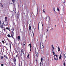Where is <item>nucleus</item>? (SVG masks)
Returning a JSON list of instances; mask_svg holds the SVG:
<instances>
[{
	"label": "nucleus",
	"instance_id": "f257e3e1",
	"mask_svg": "<svg viewBox=\"0 0 66 66\" xmlns=\"http://www.w3.org/2000/svg\"><path fill=\"white\" fill-rule=\"evenodd\" d=\"M40 48L41 51H43V49H44V45H43L42 46H41V45H40Z\"/></svg>",
	"mask_w": 66,
	"mask_h": 66
},
{
	"label": "nucleus",
	"instance_id": "f03ea898",
	"mask_svg": "<svg viewBox=\"0 0 66 66\" xmlns=\"http://www.w3.org/2000/svg\"><path fill=\"white\" fill-rule=\"evenodd\" d=\"M46 20H50V17L49 16H47L46 18Z\"/></svg>",
	"mask_w": 66,
	"mask_h": 66
},
{
	"label": "nucleus",
	"instance_id": "7ed1b4c3",
	"mask_svg": "<svg viewBox=\"0 0 66 66\" xmlns=\"http://www.w3.org/2000/svg\"><path fill=\"white\" fill-rule=\"evenodd\" d=\"M14 63L15 65H16V59L15 58V57H14V59H13Z\"/></svg>",
	"mask_w": 66,
	"mask_h": 66
},
{
	"label": "nucleus",
	"instance_id": "20e7f679",
	"mask_svg": "<svg viewBox=\"0 0 66 66\" xmlns=\"http://www.w3.org/2000/svg\"><path fill=\"white\" fill-rule=\"evenodd\" d=\"M36 55L38 56V55L39 54H38V53L36 52Z\"/></svg>",
	"mask_w": 66,
	"mask_h": 66
},
{
	"label": "nucleus",
	"instance_id": "39448f33",
	"mask_svg": "<svg viewBox=\"0 0 66 66\" xmlns=\"http://www.w3.org/2000/svg\"><path fill=\"white\" fill-rule=\"evenodd\" d=\"M1 25L0 27H1V28L3 29V24H2V25L1 24Z\"/></svg>",
	"mask_w": 66,
	"mask_h": 66
},
{
	"label": "nucleus",
	"instance_id": "423d86ee",
	"mask_svg": "<svg viewBox=\"0 0 66 66\" xmlns=\"http://www.w3.org/2000/svg\"><path fill=\"white\" fill-rule=\"evenodd\" d=\"M64 56L65 57L64 59L66 61V54H64Z\"/></svg>",
	"mask_w": 66,
	"mask_h": 66
},
{
	"label": "nucleus",
	"instance_id": "0eeeda50",
	"mask_svg": "<svg viewBox=\"0 0 66 66\" xmlns=\"http://www.w3.org/2000/svg\"><path fill=\"white\" fill-rule=\"evenodd\" d=\"M61 50V49H60V48H59V47H58V51H60V50Z\"/></svg>",
	"mask_w": 66,
	"mask_h": 66
},
{
	"label": "nucleus",
	"instance_id": "6e6552de",
	"mask_svg": "<svg viewBox=\"0 0 66 66\" xmlns=\"http://www.w3.org/2000/svg\"><path fill=\"white\" fill-rule=\"evenodd\" d=\"M41 45H44L43 44V42H40V46H41Z\"/></svg>",
	"mask_w": 66,
	"mask_h": 66
},
{
	"label": "nucleus",
	"instance_id": "1a4fd4ad",
	"mask_svg": "<svg viewBox=\"0 0 66 66\" xmlns=\"http://www.w3.org/2000/svg\"><path fill=\"white\" fill-rule=\"evenodd\" d=\"M62 2L63 3H64L65 2V0H62Z\"/></svg>",
	"mask_w": 66,
	"mask_h": 66
},
{
	"label": "nucleus",
	"instance_id": "9d476101",
	"mask_svg": "<svg viewBox=\"0 0 66 66\" xmlns=\"http://www.w3.org/2000/svg\"><path fill=\"white\" fill-rule=\"evenodd\" d=\"M4 57L5 59H8V58H7V57L6 55H4Z\"/></svg>",
	"mask_w": 66,
	"mask_h": 66
},
{
	"label": "nucleus",
	"instance_id": "9b49d317",
	"mask_svg": "<svg viewBox=\"0 0 66 66\" xmlns=\"http://www.w3.org/2000/svg\"><path fill=\"white\" fill-rule=\"evenodd\" d=\"M59 59H62V56H61V55H60L59 56Z\"/></svg>",
	"mask_w": 66,
	"mask_h": 66
},
{
	"label": "nucleus",
	"instance_id": "f8f14e48",
	"mask_svg": "<svg viewBox=\"0 0 66 66\" xmlns=\"http://www.w3.org/2000/svg\"><path fill=\"white\" fill-rule=\"evenodd\" d=\"M18 39H20V36H18Z\"/></svg>",
	"mask_w": 66,
	"mask_h": 66
},
{
	"label": "nucleus",
	"instance_id": "ddd939ff",
	"mask_svg": "<svg viewBox=\"0 0 66 66\" xmlns=\"http://www.w3.org/2000/svg\"><path fill=\"white\" fill-rule=\"evenodd\" d=\"M29 29L30 30H31V26H29Z\"/></svg>",
	"mask_w": 66,
	"mask_h": 66
},
{
	"label": "nucleus",
	"instance_id": "4468645a",
	"mask_svg": "<svg viewBox=\"0 0 66 66\" xmlns=\"http://www.w3.org/2000/svg\"><path fill=\"white\" fill-rule=\"evenodd\" d=\"M1 6L2 7H3V5H2V4L1 3Z\"/></svg>",
	"mask_w": 66,
	"mask_h": 66
},
{
	"label": "nucleus",
	"instance_id": "2eb2a0df",
	"mask_svg": "<svg viewBox=\"0 0 66 66\" xmlns=\"http://www.w3.org/2000/svg\"><path fill=\"white\" fill-rule=\"evenodd\" d=\"M26 11H27V12H28V11H29V10H28V8H26Z\"/></svg>",
	"mask_w": 66,
	"mask_h": 66
},
{
	"label": "nucleus",
	"instance_id": "dca6fc26",
	"mask_svg": "<svg viewBox=\"0 0 66 66\" xmlns=\"http://www.w3.org/2000/svg\"><path fill=\"white\" fill-rule=\"evenodd\" d=\"M7 36L8 37H11V36H10V34H9Z\"/></svg>",
	"mask_w": 66,
	"mask_h": 66
},
{
	"label": "nucleus",
	"instance_id": "f3484780",
	"mask_svg": "<svg viewBox=\"0 0 66 66\" xmlns=\"http://www.w3.org/2000/svg\"><path fill=\"white\" fill-rule=\"evenodd\" d=\"M22 53H23V51L22 50H21V54H22Z\"/></svg>",
	"mask_w": 66,
	"mask_h": 66
},
{
	"label": "nucleus",
	"instance_id": "a211bd4d",
	"mask_svg": "<svg viewBox=\"0 0 66 66\" xmlns=\"http://www.w3.org/2000/svg\"><path fill=\"white\" fill-rule=\"evenodd\" d=\"M53 55H54V56H55V55L54 54H55V53H54V52H53Z\"/></svg>",
	"mask_w": 66,
	"mask_h": 66
},
{
	"label": "nucleus",
	"instance_id": "6ab92c4d",
	"mask_svg": "<svg viewBox=\"0 0 66 66\" xmlns=\"http://www.w3.org/2000/svg\"><path fill=\"white\" fill-rule=\"evenodd\" d=\"M12 1L13 3H15V0H12Z\"/></svg>",
	"mask_w": 66,
	"mask_h": 66
},
{
	"label": "nucleus",
	"instance_id": "aec40b11",
	"mask_svg": "<svg viewBox=\"0 0 66 66\" xmlns=\"http://www.w3.org/2000/svg\"><path fill=\"white\" fill-rule=\"evenodd\" d=\"M42 26L43 27L42 29V31H43V23H42Z\"/></svg>",
	"mask_w": 66,
	"mask_h": 66
},
{
	"label": "nucleus",
	"instance_id": "412c9836",
	"mask_svg": "<svg viewBox=\"0 0 66 66\" xmlns=\"http://www.w3.org/2000/svg\"><path fill=\"white\" fill-rule=\"evenodd\" d=\"M30 56V55H29V54H28V56H27V57H29Z\"/></svg>",
	"mask_w": 66,
	"mask_h": 66
},
{
	"label": "nucleus",
	"instance_id": "4be33fe9",
	"mask_svg": "<svg viewBox=\"0 0 66 66\" xmlns=\"http://www.w3.org/2000/svg\"><path fill=\"white\" fill-rule=\"evenodd\" d=\"M52 49H54V47H53V45L52 46Z\"/></svg>",
	"mask_w": 66,
	"mask_h": 66
},
{
	"label": "nucleus",
	"instance_id": "5701e85b",
	"mask_svg": "<svg viewBox=\"0 0 66 66\" xmlns=\"http://www.w3.org/2000/svg\"><path fill=\"white\" fill-rule=\"evenodd\" d=\"M6 29H7V30H9V31H10V29L9 28H8V27L6 28Z\"/></svg>",
	"mask_w": 66,
	"mask_h": 66
},
{
	"label": "nucleus",
	"instance_id": "b1692460",
	"mask_svg": "<svg viewBox=\"0 0 66 66\" xmlns=\"http://www.w3.org/2000/svg\"><path fill=\"white\" fill-rule=\"evenodd\" d=\"M65 63H63V65H64V66H65Z\"/></svg>",
	"mask_w": 66,
	"mask_h": 66
},
{
	"label": "nucleus",
	"instance_id": "393cba45",
	"mask_svg": "<svg viewBox=\"0 0 66 66\" xmlns=\"http://www.w3.org/2000/svg\"><path fill=\"white\" fill-rule=\"evenodd\" d=\"M41 62H42L43 61V58H42L41 59Z\"/></svg>",
	"mask_w": 66,
	"mask_h": 66
},
{
	"label": "nucleus",
	"instance_id": "a878e982",
	"mask_svg": "<svg viewBox=\"0 0 66 66\" xmlns=\"http://www.w3.org/2000/svg\"><path fill=\"white\" fill-rule=\"evenodd\" d=\"M43 13H45V11H44V9H43Z\"/></svg>",
	"mask_w": 66,
	"mask_h": 66
},
{
	"label": "nucleus",
	"instance_id": "bb28decb",
	"mask_svg": "<svg viewBox=\"0 0 66 66\" xmlns=\"http://www.w3.org/2000/svg\"><path fill=\"white\" fill-rule=\"evenodd\" d=\"M3 58V56H2L1 59H2Z\"/></svg>",
	"mask_w": 66,
	"mask_h": 66
},
{
	"label": "nucleus",
	"instance_id": "cd10ccee",
	"mask_svg": "<svg viewBox=\"0 0 66 66\" xmlns=\"http://www.w3.org/2000/svg\"><path fill=\"white\" fill-rule=\"evenodd\" d=\"M29 45L30 46V48H31V44H29Z\"/></svg>",
	"mask_w": 66,
	"mask_h": 66
},
{
	"label": "nucleus",
	"instance_id": "c85d7f7f",
	"mask_svg": "<svg viewBox=\"0 0 66 66\" xmlns=\"http://www.w3.org/2000/svg\"><path fill=\"white\" fill-rule=\"evenodd\" d=\"M2 43H3V44H4V41L3 40L2 41Z\"/></svg>",
	"mask_w": 66,
	"mask_h": 66
},
{
	"label": "nucleus",
	"instance_id": "c756f323",
	"mask_svg": "<svg viewBox=\"0 0 66 66\" xmlns=\"http://www.w3.org/2000/svg\"><path fill=\"white\" fill-rule=\"evenodd\" d=\"M11 36L12 38H14V37H13V35H12L11 34Z\"/></svg>",
	"mask_w": 66,
	"mask_h": 66
},
{
	"label": "nucleus",
	"instance_id": "7c9ffc66",
	"mask_svg": "<svg viewBox=\"0 0 66 66\" xmlns=\"http://www.w3.org/2000/svg\"><path fill=\"white\" fill-rule=\"evenodd\" d=\"M12 32L13 35H14V32H13V31H12Z\"/></svg>",
	"mask_w": 66,
	"mask_h": 66
},
{
	"label": "nucleus",
	"instance_id": "2f4dec72",
	"mask_svg": "<svg viewBox=\"0 0 66 66\" xmlns=\"http://www.w3.org/2000/svg\"><path fill=\"white\" fill-rule=\"evenodd\" d=\"M14 11H15V13H16V9H15V10Z\"/></svg>",
	"mask_w": 66,
	"mask_h": 66
},
{
	"label": "nucleus",
	"instance_id": "473e14b6",
	"mask_svg": "<svg viewBox=\"0 0 66 66\" xmlns=\"http://www.w3.org/2000/svg\"><path fill=\"white\" fill-rule=\"evenodd\" d=\"M54 59L55 60H57V59H56V58H55V57H54Z\"/></svg>",
	"mask_w": 66,
	"mask_h": 66
},
{
	"label": "nucleus",
	"instance_id": "72a5a7b5",
	"mask_svg": "<svg viewBox=\"0 0 66 66\" xmlns=\"http://www.w3.org/2000/svg\"><path fill=\"white\" fill-rule=\"evenodd\" d=\"M1 66H3V65H4L3 64H1Z\"/></svg>",
	"mask_w": 66,
	"mask_h": 66
},
{
	"label": "nucleus",
	"instance_id": "f704fd0d",
	"mask_svg": "<svg viewBox=\"0 0 66 66\" xmlns=\"http://www.w3.org/2000/svg\"><path fill=\"white\" fill-rule=\"evenodd\" d=\"M5 19L6 21H7V19Z\"/></svg>",
	"mask_w": 66,
	"mask_h": 66
},
{
	"label": "nucleus",
	"instance_id": "c9c22d12",
	"mask_svg": "<svg viewBox=\"0 0 66 66\" xmlns=\"http://www.w3.org/2000/svg\"><path fill=\"white\" fill-rule=\"evenodd\" d=\"M53 11L55 10V8H54V7L53 8Z\"/></svg>",
	"mask_w": 66,
	"mask_h": 66
},
{
	"label": "nucleus",
	"instance_id": "e433bc0d",
	"mask_svg": "<svg viewBox=\"0 0 66 66\" xmlns=\"http://www.w3.org/2000/svg\"><path fill=\"white\" fill-rule=\"evenodd\" d=\"M57 11H58L59 12V8L57 9Z\"/></svg>",
	"mask_w": 66,
	"mask_h": 66
},
{
	"label": "nucleus",
	"instance_id": "4c0bfd02",
	"mask_svg": "<svg viewBox=\"0 0 66 66\" xmlns=\"http://www.w3.org/2000/svg\"><path fill=\"white\" fill-rule=\"evenodd\" d=\"M46 30H47L46 32H48V29H47Z\"/></svg>",
	"mask_w": 66,
	"mask_h": 66
},
{
	"label": "nucleus",
	"instance_id": "58836bf2",
	"mask_svg": "<svg viewBox=\"0 0 66 66\" xmlns=\"http://www.w3.org/2000/svg\"><path fill=\"white\" fill-rule=\"evenodd\" d=\"M18 19H19V17L18 16H17Z\"/></svg>",
	"mask_w": 66,
	"mask_h": 66
},
{
	"label": "nucleus",
	"instance_id": "ea45409f",
	"mask_svg": "<svg viewBox=\"0 0 66 66\" xmlns=\"http://www.w3.org/2000/svg\"><path fill=\"white\" fill-rule=\"evenodd\" d=\"M57 57V56H58L57 55H55Z\"/></svg>",
	"mask_w": 66,
	"mask_h": 66
},
{
	"label": "nucleus",
	"instance_id": "a19ab883",
	"mask_svg": "<svg viewBox=\"0 0 66 66\" xmlns=\"http://www.w3.org/2000/svg\"><path fill=\"white\" fill-rule=\"evenodd\" d=\"M63 11H64V8H63Z\"/></svg>",
	"mask_w": 66,
	"mask_h": 66
},
{
	"label": "nucleus",
	"instance_id": "79ce46f5",
	"mask_svg": "<svg viewBox=\"0 0 66 66\" xmlns=\"http://www.w3.org/2000/svg\"><path fill=\"white\" fill-rule=\"evenodd\" d=\"M5 19H7V17H5Z\"/></svg>",
	"mask_w": 66,
	"mask_h": 66
},
{
	"label": "nucleus",
	"instance_id": "37998d69",
	"mask_svg": "<svg viewBox=\"0 0 66 66\" xmlns=\"http://www.w3.org/2000/svg\"><path fill=\"white\" fill-rule=\"evenodd\" d=\"M12 30L13 31H14V28L12 29Z\"/></svg>",
	"mask_w": 66,
	"mask_h": 66
},
{
	"label": "nucleus",
	"instance_id": "c03bdc74",
	"mask_svg": "<svg viewBox=\"0 0 66 66\" xmlns=\"http://www.w3.org/2000/svg\"><path fill=\"white\" fill-rule=\"evenodd\" d=\"M3 30L4 31H5V29H4Z\"/></svg>",
	"mask_w": 66,
	"mask_h": 66
},
{
	"label": "nucleus",
	"instance_id": "a18cd8bd",
	"mask_svg": "<svg viewBox=\"0 0 66 66\" xmlns=\"http://www.w3.org/2000/svg\"><path fill=\"white\" fill-rule=\"evenodd\" d=\"M4 25L5 26H7V24L6 25L4 24Z\"/></svg>",
	"mask_w": 66,
	"mask_h": 66
},
{
	"label": "nucleus",
	"instance_id": "49530a36",
	"mask_svg": "<svg viewBox=\"0 0 66 66\" xmlns=\"http://www.w3.org/2000/svg\"><path fill=\"white\" fill-rule=\"evenodd\" d=\"M32 32L33 34V35H34V33H33V31H32Z\"/></svg>",
	"mask_w": 66,
	"mask_h": 66
},
{
	"label": "nucleus",
	"instance_id": "de8ad7c7",
	"mask_svg": "<svg viewBox=\"0 0 66 66\" xmlns=\"http://www.w3.org/2000/svg\"><path fill=\"white\" fill-rule=\"evenodd\" d=\"M44 34L45 35V32L44 33Z\"/></svg>",
	"mask_w": 66,
	"mask_h": 66
},
{
	"label": "nucleus",
	"instance_id": "09e8293b",
	"mask_svg": "<svg viewBox=\"0 0 66 66\" xmlns=\"http://www.w3.org/2000/svg\"><path fill=\"white\" fill-rule=\"evenodd\" d=\"M24 46H25V44H23Z\"/></svg>",
	"mask_w": 66,
	"mask_h": 66
},
{
	"label": "nucleus",
	"instance_id": "8fccbe9b",
	"mask_svg": "<svg viewBox=\"0 0 66 66\" xmlns=\"http://www.w3.org/2000/svg\"><path fill=\"white\" fill-rule=\"evenodd\" d=\"M20 60L19 59V62H20Z\"/></svg>",
	"mask_w": 66,
	"mask_h": 66
},
{
	"label": "nucleus",
	"instance_id": "3c124183",
	"mask_svg": "<svg viewBox=\"0 0 66 66\" xmlns=\"http://www.w3.org/2000/svg\"><path fill=\"white\" fill-rule=\"evenodd\" d=\"M38 8H37V11H38Z\"/></svg>",
	"mask_w": 66,
	"mask_h": 66
},
{
	"label": "nucleus",
	"instance_id": "603ef678",
	"mask_svg": "<svg viewBox=\"0 0 66 66\" xmlns=\"http://www.w3.org/2000/svg\"><path fill=\"white\" fill-rule=\"evenodd\" d=\"M46 39L47 38V36H46Z\"/></svg>",
	"mask_w": 66,
	"mask_h": 66
},
{
	"label": "nucleus",
	"instance_id": "864d4df0",
	"mask_svg": "<svg viewBox=\"0 0 66 66\" xmlns=\"http://www.w3.org/2000/svg\"><path fill=\"white\" fill-rule=\"evenodd\" d=\"M12 66H15V65H12Z\"/></svg>",
	"mask_w": 66,
	"mask_h": 66
},
{
	"label": "nucleus",
	"instance_id": "5fc2aeb1",
	"mask_svg": "<svg viewBox=\"0 0 66 66\" xmlns=\"http://www.w3.org/2000/svg\"><path fill=\"white\" fill-rule=\"evenodd\" d=\"M41 63H42V62H40V64H41Z\"/></svg>",
	"mask_w": 66,
	"mask_h": 66
},
{
	"label": "nucleus",
	"instance_id": "6e6d98bb",
	"mask_svg": "<svg viewBox=\"0 0 66 66\" xmlns=\"http://www.w3.org/2000/svg\"><path fill=\"white\" fill-rule=\"evenodd\" d=\"M54 50V49H53V50H52V51H53Z\"/></svg>",
	"mask_w": 66,
	"mask_h": 66
},
{
	"label": "nucleus",
	"instance_id": "4d7b16f0",
	"mask_svg": "<svg viewBox=\"0 0 66 66\" xmlns=\"http://www.w3.org/2000/svg\"><path fill=\"white\" fill-rule=\"evenodd\" d=\"M17 55L16 56V57H17Z\"/></svg>",
	"mask_w": 66,
	"mask_h": 66
},
{
	"label": "nucleus",
	"instance_id": "13d9d810",
	"mask_svg": "<svg viewBox=\"0 0 66 66\" xmlns=\"http://www.w3.org/2000/svg\"><path fill=\"white\" fill-rule=\"evenodd\" d=\"M54 12H55V10H54Z\"/></svg>",
	"mask_w": 66,
	"mask_h": 66
},
{
	"label": "nucleus",
	"instance_id": "bf43d9fd",
	"mask_svg": "<svg viewBox=\"0 0 66 66\" xmlns=\"http://www.w3.org/2000/svg\"><path fill=\"white\" fill-rule=\"evenodd\" d=\"M39 23H38V27H39Z\"/></svg>",
	"mask_w": 66,
	"mask_h": 66
},
{
	"label": "nucleus",
	"instance_id": "052dcab7",
	"mask_svg": "<svg viewBox=\"0 0 66 66\" xmlns=\"http://www.w3.org/2000/svg\"><path fill=\"white\" fill-rule=\"evenodd\" d=\"M14 9H13V11H14Z\"/></svg>",
	"mask_w": 66,
	"mask_h": 66
},
{
	"label": "nucleus",
	"instance_id": "680f3d73",
	"mask_svg": "<svg viewBox=\"0 0 66 66\" xmlns=\"http://www.w3.org/2000/svg\"><path fill=\"white\" fill-rule=\"evenodd\" d=\"M30 51H31V50H30Z\"/></svg>",
	"mask_w": 66,
	"mask_h": 66
},
{
	"label": "nucleus",
	"instance_id": "e2e57ef3",
	"mask_svg": "<svg viewBox=\"0 0 66 66\" xmlns=\"http://www.w3.org/2000/svg\"><path fill=\"white\" fill-rule=\"evenodd\" d=\"M48 28H49H49H50V27H48Z\"/></svg>",
	"mask_w": 66,
	"mask_h": 66
},
{
	"label": "nucleus",
	"instance_id": "0e129e2a",
	"mask_svg": "<svg viewBox=\"0 0 66 66\" xmlns=\"http://www.w3.org/2000/svg\"><path fill=\"white\" fill-rule=\"evenodd\" d=\"M38 30H39V28H38Z\"/></svg>",
	"mask_w": 66,
	"mask_h": 66
},
{
	"label": "nucleus",
	"instance_id": "69168bd1",
	"mask_svg": "<svg viewBox=\"0 0 66 66\" xmlns=\"http://www.w3.org/2000/svg\"><path fill=\"white\" fill-rule=\"evenodd\" d=\"M10 48H11V45H10Z\"/></svg>",
	"mask_w": 66,
	"mask_h": 66
},
{
	"label": "nucleus",
	"instance_id": "338daca9",
	"mask_svg": "<svg viewBox=\"0 0 66 66\" xmlns=\"http://www.w3.org/2000/svg\"><path fill=\"white\" fill-rule=\"evenodd\" d=\"M52 29V30H53V28Z\"/></svg>",
	"mask_w": 66,
	"mask_h": 66
},
{
	"label": "nucleus",
	"instance_id": "774afa93",
	"mask_svg": "<svg viewBox=\"0 0 66 66\" xmlns=\"http://www.w3.org/2000/svg\"><path fill=\"white\" fill-rule=\"evenodd\" d=\"M53 60V59H52V60Z\"/></svg>",
	"mask_w": 66,
	"mask_h": 66
}]
</instances>
